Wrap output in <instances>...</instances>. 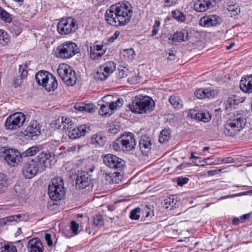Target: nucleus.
<instances>
[{
  "label": "nucleus",
  "instance_id": "nucleus-1",
  "mask_svg": "<svg viewBox=\"0 0 252 252\" xmlns=\"http://www.w3.org/2000/svg\"><path fill=\"white\" fill-rule=\"evenodd\" d=\"M132 14L130 4L117 3L111 6L105 15L106 21L113 26L126 25L130 20Z\"/></svg>",
  "mask_w": 252,
  "mask_h": 252
},
{
  "label": "nucleus",
  "instance_id": "nucleus-2",
  "mask_svg": "<svg viewBox=\"0 0 252 252\" xmlns=\"http://www.w3.org/2000/svg\"><path fill=\"white\" fill-rule=\"evenodd\" d=\"M98 104L100 105L99 114L103 117H109L115 110L122 107L123 100L108 95L104 96Z\"/></svg>",
  "mask_w": 252,
  "mask_h": 252
},
{
  "label": "nucleus",
  "instance_id": "nucleus-3",
  "mask_svg": "<svg viewBox=\"0 0 252 252\" xmlns=\"http://www.w3.org/2000/svg\"><path fill=\"white\" fill-rule=\"evenodd\" d=\"M246 119L242 114L234 115L223 126V133L227 136L237 135L245 127Z\"/></svg>",
  "mask_w": 252,
  "mask_h": 252
},
{
  "label": "nucleus",
  "instance_id": "nucleus-4",
  "mask_svg": "<svg viewBox=\"0 0 252 252\" xmlns=\"http://www.w3.org/2000/svg\"><path fill=\"white\" fill-rule=\"evenodd\" d=\"M134 135L131 132H125L118 138L112 144L113 149L116 152H129L136 145Z\"/></svg>",
  "mask_w": 252,
  "mask_h": 252
},
{
  "label": "nucleus",
  "instance_id": "nucleus-5",
  "mask_svg": "<svg viewBox=\"0 0 252 252\" xmlns=\"http://www.w3.org/2000/svg\"><path fill=\"white\" fill-rule=\"evenodd\" d=\"M37 83L48 91H54L58 87L56 77L47 71H38L35 76Z\"/></svg>",
  "mask_w": 252,
  "mask_h": 252
},
{
  "label": "nucleus",
  "instance_id": "nucleus-6",
  "mask_svg": "<svg viewBox=\"0 0 252 252\" xmlns=\"http://www.w3.org/2000/svg\"><path fill=\"white\" fill-rule=\"evenodd\" d=\"M51 182L48 189L50 197L53 200H61L65 193L63 179L61 177H56L52 179Z\"/></svg>",
  "mask_w": 252,
  "mask_h": 252
},
{
  "label": "nucleus",
  "instance_id": "nucleus-7",
  "mask_svg": "<svg viewBox=\"0 0 252 252\" xmlns=\"http://www.w3.org/2000/svg\"><path fill=\"white\" fill-rule=\"evenodd\" d=\"M77 45L72 41L61 44L57 49V56L63 59H70L78 52Z\"/></svg>",
  "mask_w": 252,
  "mask_h": 252
},
{
  "label": "nucleus",
  "instance_id": "nucleus-8",
  "mask_svg": "<svg viewBox=\"0 0 252 252\" xmlns=\"http://www.w3.org/2000/svg\"><path fill=\"white\" fill-rule=\"evenodd\" d=\"M58 73L67 86H72L75 84L77 80L75 72L69 65L64 63L59 65Z\"/></svg>",
  "mask_w": 252,
  "mask_h": 252
},
{
  "label": "nucleus",
  "instance_id": "nucleus-9",
  "mask_svg": "<svg viewBox=\"0 0 252 252\" xmlns=\"http://www.w3.org/2000/svg\"><path fill=\"white\" fill-rule=\"evenodd\" d=\"M26 121V116L21 112H17L9 116L5 122L6 129L14 130L21 127Z\"/></svg>",
  "mask_w": 252,
  "mask_h": 252
},
{
  "label": "nucleus",
  "instance_id": "nucleus-10",
  "mask_svg": "<svg viewBox=\"0 0 252 252\" xmlns=\"http://www.w3.org/2000/svg\"><path fill=\"white\" fill-rule=\"evenodd\" d=\"M78 28L76 21L71 17L63 19L57 25L58 32L63 35H66L74 32Z\"/></svg>",
  "mask_w": 252,
  "mask_h": 252
},
{
  "label": "nucleus",
  "instance_id": "nucleus-11",
  "mask_svg": "<svg viewBox=\"0 0 252 252\" xmlns=\"http://www.w3.org/2000/svg\"><path fill=\"white\" fill-rule=\"evenodd\" d=\"M116 64L113 62L109 61L101 64L95 74V79L105 80L115 70Z\"/></svg>",
  "mask_w": 252,
  "mask_h": 252
},
{
  "label": "nucleus",
  "instance_id": "nucleus-12",
  "mask_svg": "<svg viewBox=\"0 0 252 252\" xmlns=\"http://www.w3.org/2000/svg\"><path fill=\"white\" fill-rule=\"evenodd\" d=\"M54 154L52 152H42L39 153L34 159L37 162L41 170H44L46 168L51 166V162L54 160Z\"/></svg>",
  "mask_w": 252,
  "mask_h": 252
},
{
  "label": "nucleus",
  "instance_id": "nucleus-13",
  "mask_svg": "<svg viewBox=\"0 0 252 252\" xmlns=\"http://www.w3.org/2000/svg\"><path fill=\"white\" fill-rule=\"evenodd\" d=\"M35 159H32L24 165L22 172L23 176L27 179H31L34 177L41 170Z\"/></svg>",
  "mask_w": 252,
  "mask_h": 252
},
{
  "label": "nucleus",
  "instance_id": "nucleus-14",
  "mask_svg": "<svg viewBox=\"0 0 252 252\" xmlns=\"http://www.w3.org/2000/svg\"><path fill=\"white\" fill-rule=\"evenodd\" d=\"M103 162L110 168L119 170H121L125 164V161L122 158L110 154L104 156Z\"/></svg>",
  "mask_w": 252,
  "mask_h": 252
},
{
  "label": "nucleus",
  "instance_id": "nucleus-15",
  "mask_svg": "<svg viewBox=\"0 0 252 252\" xmlns=\"http://www.w3.org/2000/svg\"><path fill=\"white\" fill-rule=\"evenodd\" d=\"M5 154L4 159L7 163L10 165H14L21 161L22 155L17 150L3 149V151Z\"/></svg>",
  "mask_w": 252,
  "mask_h": 252
},
{
  "label": "nucleus",
  "instance_id": "nucleus-16",
  "mask_svg": "<svg viewBox=\"0 0 252 252\" xmlns=\"http://www.w3.org/2000/svg\"><path fill=\"white\" fill-rule=\"evenodd\" d=\"M221 23L220 17L217 15L211 14L201 17L199 25L204 27H214L220 25Z\"/></svg>",
  "mask_w": 252,
  "mask_h": 252
},
{
  "label": "nucleus",
  "instance_id": "nucleus-17",
  "mask_svg": "<svg viewBox=\"0 0 252 252\" xmlns=\"http://www.w3.org/2000/svg\"><path fill=\"white\" fill-rule=\"evenodd\" d=\"M106 52V49L103 44H98V41H95L91 46L90 57L92 60H97L101 58Z\"/></svg>",
  "mask_w": 252,
  "mask_h": 252
},
{
  "label": "nucleus",
  "instance_id": "nucleus-18",
  "mask_svg": "<svg viewBox=\"0 0 252 252\" xmlns=\"http://www.w3.org/2000/svg\"><path fill=\"white\" fill-rule=\"evenodd\" d=\"M75 181L76 188L79 189H83L89 185L91 178L87 172L78 171Z\"/></svg>",
  "mask_w": 252,
  "mask_h": 252
},
{
  "label": "nucleus",
  "instance_id": "nucleus-19",
  "mask_svg": "<svg viewBox=\"0 0 252 252\" xmlns=\"http://www.w3.org/2000/svg\"><path fill=\"white\" fill-rule=\"evenodd\" d=\"M211 115L208 111H203L199 112L196 110L191 109L189 111L188 117L192 119L207 123L211 119Z\"/></svg>",
  "mask_w": 252,
  "mask_h": 252
},
{
  "label": "nucleus",
  "instance_id": "nucleus-20",
  "mask_svg": "<svg viewBox=\"0 0 252 252\" xmlns=\"http://www.w3.org/2000/svg\"><path fill=\"white\" fill-rule=\"evenodd\" d=\"M214 0H197L193 4L194 9L199 12H203L215 6Z\"/></svg>",
  "mask_w": 252,
  "mask_h": 252
},
{
  "label": "nucleus",
  "instance_id": "nucleus-21",
  "mask_svg": "<svg viewBox=\"0 0 252 252\" xmlns=\"http://www.w3.org/2000/svg\"><path fill=\"white\" fill-rule=\"evenodd\" d=\"M25 132L29 137L38 136L41 133V126L36 121L32 120L25 129Z\"/></svg>",
  "mask_w": 252,
  "mask_h": 252
},
{
  "label": "nucleus",
  "instance_id": "nucleus-22",
  "mask_svg": "<svg viewBox=\"0 0 252 252\" xmlns=\"http://www.w3.org/2000/svg\"><path fill=\"white\" fill-rule=\"evenodd\" d=\"M218 94L217 90L211 88L199 89L194 93L195 95L198 99L214 98Z\"/></svg>",
  "mask_w": 252,
  "mask_h": 252
},
{
  "label": "nucleus",
  "instance_id": "nucleus-23",
  "mask_svg": "<svg viewBox=\"0 0 252 252\" xmlns=\"http://www.w3.org/2000/svg\"><path fill=\"white\" fill-rule=\"evenodd\" d=\"M240 88L245 93H252V75H245L242 77Z\"/></svg>",
  "mask_w": 252,
  "mask_h": 252
},
{
  "label": "nucleus",
  "instance_id": "nucleus-24",
  "mask_svg": "<svg viewBox=\"0 0 252 252\" xmlns=\"http://www.w3.org/2000/svg\"><path fill=\"white\" fill-rule=\"evenodd\" d=\"M29 252H43L44 248L39 239L33 238L29 241L27 245Z\"/></svg>",
  "mask_w": 252,
  "mask_h": 252
},
{
  "label": "nucleus",
  "instance_id": "nucleus-25",
  "mask_svg": "<svg viewBox=\"0 0 252 252\" xmlns=\"http://www.w3.org/2000/svg\"><path fill=\"white\" fill-rule=\"evenodd\" d=\"M128 107L133 113H142V95H139L132 98Z\"/></svg>",
  "mask_w": 252,
  "mask_h": 252
},
{
  "label": "nucleus",
  "instance_id": "nucleus-26",
  "mask_svg": "<svg viewBox=\"0 0 252 252\" xmlns=\"http://www.w3.org/2000/svg\"><path fill=\"white\" fill-rule=\"evenodd\" d=\"M19 72L20 73V78L16 77L14 79L12 85L14 88L19 87L22 83V80L27 77L28 75L27 65L26 64L20 65Z\"/></svg>",
  "mask_w": 252,
  "mask_h": 252
},
{
  "label": "nucleus",
  "instance_id": "nucleus-27",
  "mask_svg": "<svg viewBox=\"0 0 252 252\" xmlns=\"http://www.w3.org/2000/svg\"><path fill=\"white\" fill-rule=\"evenodd\" d=\"M135 55L132 48L124 49L120 52V57L124 62H131L135 59Z\"/></svg>",
  "mask_w": 252,
  "mask_h": 252
},
{
  "label": "nucleus",
  "instance_id": "nucleus-28",
  "mask_svg": "<svg viewBox=\"0 0 252 252\" xmlns=\"http://www.w3.org/2000/svg\"><path fill=\"white\" fill-rule=\"evenodd\" d=\"M155 108V102L148 96H143V114L149 113L153 111Z\"/></svg>",
  "mask_w": 252,
  "mask_h": 252
},
{
  "label": "nucleus",
  "instance_id": "nucleus-29",
  "mask_svg": "<svg viewBox=\"0 0 252 252\" xmlns=\"http://www.w3.org/2000/svg\"><path fill=\"white\" fill-rule=\"evenodd\" d=\"M173 42H181L188 40V32L185 30L177 31L174 33L169 38Z\"/></svg>",
  "mask_w": 252,
  "mask_h": 252
},
{
  "label": "nucleus",
  "instance_id": "nucleus-30",
  "mask_svg": "<svg viewBox=\"0 0 252 252\" xmlns=\"http://www.w3.org/2000/svg\"><path fill=\"white\" fill-rule=\"evenodd\" d=\"M86 132V126L82 125L69 130L68 136L71 139H73L85 135Z\"/></svg>",
  "mask_w": 252,
  "mask_h": 252
},
{
  "label": "nucleus",
  "instance_id": "nucleus-31",
  "mask_svg": "<svg viewBox=\"0 0 252 252\" xmlns=\"http://www.w3.org/2000/svg\"><path fill=\"white\" fill-rule=\"evenodd\" d=\"M25 217V215L24 214L10 216L1 219V223H3L4 225H8L9 222H12L17 223L20 220H23Z\"/></svg>",
  "mask_w": 252,
  "mask_h": 252
},
{
  "label": "nucleus",
  "instance_id": "nucleus-32",
  "mask_svg": "<svg viewBox=\"0 0 252 252\" xmlns=\"http://www.w3.org/2000/svg\"><path fill=\"white\" fill-rule=\"evenodd\" d=\"M154 216V208L153 205H147L143 209V217L144 220H148Z\"/></svg>",
  "mask_w": 252,
  "mask_h": 252
},
{
  "label": "nucleus",
  "instance_id": "nucleus-33",
  "mask_svg": "<svg viewBox=\"0 0 252 252\" xmlns=\"http://www.w3.org/2000/svg\"><path fill=\"white\" fill-rule=\"evenodd\" d=\"M169 100L170 104L175 109L179 110L183 108V102L179 96L171 95L169 97Z\"/></svg>",
  "mask_w": 252,
  "mask_h": 252
},
{
  "label": "nucleus",
  "instance_id": "nucleus-34",
  "mask_svg": "<svg viewBox=\"0 0 252 252\" xmlns=\"http://www.w3.org/2000/svg\"><path fill=\"white\" fill-rule=\"evenodd\" d=\"M0 252H17V249L12 244L6 243H0Z\"/></svg>",
  "mask_w": 252,
  "mask_h": 252
},
{
  "label": "nucleus",
  "instance_id": "nucleus-35",
  "mask_svg": "<svg viewBox=\"0 0 252 252\" xmlns=\"http://www.w3.org/2000/svg\"><path fill=\"white\" fill-rule=\"evenodd\" d=\"M92 143L96 146H103L105 138L101 134H95L92 137Z\"/></svg>",
  "mask_w": 252,
  "mask_h": 252
},
{
  "label": "nucleus",
  "instance_id": "nucleus-36",
  "mask_svg": "<svg viewBox=\"0 0 252 252\" xmlns=\"http://www.w3.org/2000/svg\"><path fill=\"white\" fill-rule=\"evenodd\" d=\"M171 15L174 19L180 23H183L186 20V15L179 9L172 11Z\"/></svg>",
  "mask_w": 252,
  "mask_h": 252
},
{
  "label": "nucleus",
  "instance_id": "nucleus-37",
  "mask_svg": "<svg viewBox=\"0 0 252 252\" xmlns=\"http://www.w3.org/2000/svg\"><path fill=\"white\" fill-rule=\"evenodd\" d=\"M164 204L166 205V208H170L172 209L176 207L177 200V197L174 195L168 196L164 200Z\"/></svg>",
  "mask_w": 252,
  "mask_h": 252
},
{
  "label": "nucleus",
  "instance_id": "nucleus-38",
  "mask_svg": "<svg viewBox=\"0 0 252 252\" xmlns=\"http://www.w3.org/2000/svg\"><path fill=\"white\" fill-rule=\"evenodd\" d=\"M240 102V99L238 98L236 95H232L227 100L226 109H231L232 107H234L235 105L238 104Z\"/></svg>",
  "mask_w": 252,
  "mask_h": 252
},
{
  "label": "nucleus",
  "instance_id": "nucleus-39",
  "mask_svg": "<svg viewBox=\"0 0 252 252\" xmlns=\"http://www.w3.org/2000/svg\"><path fill=\"white\" fill-rule=\"evenodd\" d=\"M171 137L169 129H164L161 130L159 136V142L161 143L168 141Z\"/></svg>",
  "mask_w": 252,
  "mask_h": 252
},
{
  "label": "nucleus",
  "instance_id": "nucleus-40",
  "mask_svg": "<svg viewBox=\"0 0 252 252\" xmlns=\"http://www.w3.org/2000/svg\"><path fill=\"white\" fill-rule=\"evenodd\" d=\"M0 19L5 23H9L12 21L11 15L0 7Z\"/></svg>",
  "mask_w": 252,
  "mask_h": 252
},
{
  "label": "nucleus",
  "instance_id": "nucleus-41",
  "mask_svg": "<svg viewBox=\"0 0 252 252\" xmlns=\"http://www.w3.org/2000/svg\"><path fill=\"white\" fill-rule=\"evenodd\" d=\"M40 151V149L37 146H32L28 149L23 152L22 155L23 157H31Z\"/></svg>",
  "mask_w": 252,
  "mask_h": 252
},
{
  "label": "nucleus",
  "instance_id": "nucleus-42",
  "mask_svg": "<svg viewBox=\"0 0 252 252\" xmlns=\"http://www.w3.org/2000/svg\"><path fill=\"white\" fill-rule=\"evenodd\" d=\"M152 138L150 137H145V138L143 139V147H144L145 149H147V151L145 152V154L143 153V155H145V156L148 155V153L151 150V147L152 145Z\"/></svg>",
  "mask_w": 252,
  "mask_h": 252
},
{
  "label": "nucleus",
  "instance_id": "nucleus-43",
  "mask_svg": "<svg viewBox=\"0 0 252 252\" xmlns=\"http://www.w3.org/2000/svg\"><path fill=\"white\" fill-rule=\"evenodd\" d=\"M63 122L62 123L63 129L64 130H69L74 126V124L69 118L63 117Z\"/></svg>",
  "mask_w": 252,
  "mask_h": 252
},
{
  "label": "nucleus",
  "instance_id": "nucleus-44",
  "mask_svg": "<svg viewBox=\"0 0 252 252\" xmlns=\"http://www.w3.org/2000/svg\"><path fill=\"white\" fill-rule=\"evenodd\" d=\"M9 41L6 32L3 30H0V44L4 45L7 44Z\"/></svg>",
  "mask_w": 252,
  "mask_h": 252
},
{
  "label": "nucleus",
  "instance_id": "nucleus-45",
  "mask_svg": "<svg viewBox=\"0 0 252 252\" xmlns=\"http://www.w3.org/2000/svg\"><path fill=\"white\" fill-rule=\"evenodd\" d=\"M141 209L139 207H137L133 209L129 215V217L131 220H137L140 217Z\"/></svg>",
  "mask_w": 252,
  "mask_h": 252
},
{
  "label": "nucleus",
  "instance_id": "nucleus-46",
  "mask_svg": "<svg viewBox=\"0 0 252 252\" xmlns=\"http://www.w3.org/2000/svg\"><path fill=\"white\" fill-rule=\"evenodd\" d=\"M94 223L96 226H101L104 225V220L101 215H97L94 216Z\"/></svg>",
  "mask_w": 252,
  "mask_h": 252
},
{
  "label": "nucleus",
  "instance_id": "nucleus-47",
  "mask_svg": "<svg viewBox=\"0 0 252 252\" xmlns=\"http://www.w3.org/2000/svg\"><path fill=\"white\" fill-rule=\"evenodd\" d=\"M7 186L6 179L3 174L0 175V191L4 190Z\"/></svg>",
  "mask_w": 252,
  "mask_h": 252
},
{
  "label": "nucleus",
  "instance_id": "nucleus-48",
  "mask_svg": "<svg viewBox=\"0 0 252 252\" xmlns=\"http://www.w3.org/2000/svg\"><path fill=\"white\" fill-rule=\"evenodd\" d=\"M229 11L231 17H235L240 13V8L238 6H233L229 7Z\"/></svg>",
  "mask_w": 252,
  "mask_h": 252
},
{
  "label": "nucleus",
  "instance_id": "nucleus-49",
  "mask_svg": "<svg viewBox=\"0 0 252 252\" xmlns=\"http://www.w3.org/2000/svg\"><path fill=\"white\" fill-rule=\"evenodd\" d=\"M177 3V0H164L162 7L163 8L174 6Z\"/></svg>",
  "mask_w": 252,
  "mask_h": 252
},
{
  "label": "nucleus",
  "instance_id": "nucleus-50",
  "mask_svg": "<svg viewBox=\"0 0 252 252\" xmlns=\"http://www.w3.org/2000/svg\"><path fill=\"white\" fill-rule=\"evenodd\" d=\"M160 25V22L159 21L156 20L155 21V24L153 26V28L152 32V35L153 36L156 35L158 33V32L159 31V28Z\"/></svg>",
  "mask_w": 252,
  "mask_h": 252
},
{
  "label": "nucleus",
  "instance_id": "nucleus-51",
  "mask_svg": "<svg viewBox=\"0 0 252 252\" xmlns=\"http://www.w3.org/2000/svg\"><path fill=\"white\" fill-rule=\"evenodd\" d=\"M189 179L187 177H183L182 176L179 177L177 179V183L179 186H183L187 184Z\"/></svg>",
  "mask_w": 252,
  "mask_h": 252
},
{
  "label": "nucleus",
  "instance_id": "nucleus-52",
  "mask_svg": "<svg viewBox=\"0 0 252 252\" xmlns=\"http://www.w3.org/2000/svg\"><path fill=\"white\" fill-rule=\"evenodd\" d=\"M84 112H87L89 113H93L94 111L93 104L92 103H84Z\"/></svg>",
  "mask_w": 252,
  "mask_h": 252
},
{
  "label": "nucleus",
  "instance_id": "nucleus-53",
  "mask_svg": "<svg viewBox=\"0 0 252 252\" xmlns=\"http://www.w3.org/2000/svg\"><path fill=\"white\" fill-rule=\"evenodd\" d=\"M120 34V32L118 31H117L115 32L114 34L113 35H112L111 36H110V37H109L108 38V42L109 43H113L114 42L115 40H116L118 37L119 36Z\"/></svg>",
  "mask_w": 252,
  "mask_h": 252
},
{
  "label": "nucleus",
  "instance_id": "nucleus-54",
  "mask_svg": "<svg viewBox=\"0 0 252 252\" xmlns=\"http://www.w3.org/2000/svg\"><path fill=\"white\" fill-rule=\"evenodd\" d=\"M79 225L74 220L71 221L70 228L72 232L74 234H77L78 233V229Z\"/></svg>",
  "mask_w": 252,
  "mask_h": 252
},
{
  "label": "nucleus",
  "instance_id": "nucleus-55",
  "mask_svg": "<svg viewBox=\"0 0 252 252\" xmlns=\"http://www.w3.org/2000/svg\"><path fill=\"white\" fill-rule=\"evenodd\" d=\"M63 122V117H62L61 119L59 118L58 119L55 120L53 123L54 127L58 129L60 128L62 126V123Z\"/></svg>",
  "mask_w": 252,
  "mask_h": 252
},
{
  "label": "nucleus",
  "instance_id": "nucleus-56",
  "mask_svg": "<svg viewBox=\"0 0 252 252\" xmlns=\"http://www.w3.org/2000/svg\"><path fill=\"white\" fill-rule=\"evenodd\" d=\"M120 129L121 127L119 125H115L113 127H111L109 129V132L110 133L116 134L120 130Z\"/></svg>",
  "mask_w": 252,
  "mask_h": 252
},
{
  "label": "nucleus",
  "instance_id": "nucleus-57",
  "mask_svg": "<svg viewBox=\"0 0 252 252\" xmlns=\"http://www.w3.org/2000/svg\"><path fill=\"white\" fill-rule=\"evenodd\" d=\"M84 103H77L74 105V108L78 111L84 112Z\"/></svg>",
  "mask_w": 252,
  "mask_h": 252
},
{
  "label": "nucleus",
  "instance_id": "nucleus-58",
  "mask_svg": "<svg viewBox=\"0 0 252 252\" xmlns=\"http://www.w3.org/2000/svg\"><path fill=\"white\" fill-rule=\"evenodd\" d=\"M120 181L118 178V174L117 173H112L111 184H118Z\"/></svg>",
  "mask_w": 252,
  "mask_h": 252
},
{
  "label": "nucleus",
  "instance_id": "nucleus-59",
  "mask_svg": "<svg viewBox=\"0 0 252 252\" xmlns=\"http://www.w3.org/2000/svg\"><path fill=\"white\" fill-rule=\"evenodd\" d=\"M82 147H83V146H81L78 144L75 145H73V146L70 147L69 148V151L79 152L80 151V149Z\"/></svg>",
  "mask_w": 252,
  "mask_h": 252
},
{
  "label": "nucleus",
  "instance_id": "nucleus-60",
  "mask_svg": "<svg viewBox=\"0 0 252 252\" xmlns=\"http://www.w3.org/2000/svg\"><path fill=\"white\" fill-rule=\"evenodd\" d=\"M234 161V158L231 157L225 158L220 159V163H232Z\"/></svg>",
  "mask_w": 252,
  "mask_h": 252
},
{
  "label": "nucleus",
  "instance_id": "nucleus-61",
  "mask_svg": "<svg viewBox=\"0 0 252 252\" xmlns=\"http://www.w3.org/2000/svg\"><path fill=\"white\" fill-rule=\"evenodd\" d=\"M45 238L48 245L49 246H52L53 245V242L51 239V235L50 234H46Z\"/></svg>",
  "mask_w": 252,
  "mask_h": 252
},
{
  "label": "nucleus",
  "instance_id": "nucleus-62",
  "mask_svg": "<svg viewBox=\"0 0 252 252\" xmlns=\"http://www.w3.org/2000/svg\"><path fill=\"white\" fill-rule=\"evenodd\" d=\"M221 171V169L218 170H212L208 171L207 173L209 176H213L220 173Z\"/></svg>",
  "mask_w": 252,
  "mask_h": 252
},
{
  "label": "nucleus",
  "instance_id": "nucleus-63",
  "mask_svg": "<svg viewBox=\"0 0 252 252\" xmlns=\"http://www.w3.org/2000/svg\"><path fill=\"white\" fill-rule=\"evenodd\" d=\"M126 76H127L126 72L124 70H120L118 73V76L120 78H123Z\"/></svg>",
  "mask_w": 252,
  "mask_h": 252
},
{
  "label": "nucleus",
  "instance_id": "nucleus-64",
  "mask_svg": "<svg viewBox=\"0 0 252 252\" xmlns=\"http://www.w3.org/2000/svg\"><path fill=\"white\" fill-rule=\"evenodd\" d=\"M105 177L107 182L109 184H111L112 180V173L111 174H106L105 175Z\"/></svg>",
  "mask_w": 252,
  "mask_h": 252
}]
</instances>
